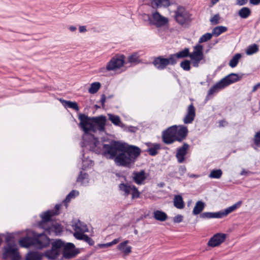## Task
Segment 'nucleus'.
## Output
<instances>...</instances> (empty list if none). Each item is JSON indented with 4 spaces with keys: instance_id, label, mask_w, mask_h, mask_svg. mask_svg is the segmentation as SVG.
<instances>
[{
    "instance_id": "nucleus-1",
    "label": "nucleus",
    "mask_w": 260,
    "mask_h": 260,
    "mask_svg": "<svg viewBox=\"0 0 260 260\" xmlns=\"http://www.w3.org/2000/svg\"><path fill=\"white\" fill-rule=\"evenodd\" d=\"M101 151L107 159H114L117 166L130 168L141 153V149L133 145H126L117 141L109 144L101 143Z\"/></svg>"
},
{
    "instance_id": "nucleus-2",
    "label": "nucleus",
    "mask_w": 260,
    "mask_h": 260,
    "mask_svg": "<svg viewBox=\"0 0 260 260\" xmlns=\"http://www.w3.org/2000/svg\"><path fill=\"white\" fill-rule=\"evenodd\" d=\"M78 119L80 120L79 125L84 132L82 147H87L90 151L99 153L101 151V142L93 135L90 134V133L105 131L106 117L100 116L90 117L84 114H80L78 115Z\"/></svg>"
},
{
    "instance_id": "nucleus-3",
    "label": "nucleus",
    "mask_w": 260,
    "mask_h": 260,
    "mask_svg": "<svg viewBox=\"0 0 260 260\" xmlns=\"http://www.w3.org/2000/svg\"><path fill=\"white\" fill-rule=\"evenodd\" d=\"M174 14L175 21L182 26H188L192 21L191 14L184 7L178 6L174 11Z\"/></svg>"
},
{
    "instance_id": "nucleus-4",
    "label": "nucleus",
    "mask_w": 260,
    "mask_h": 260,
    "mask_svg": "<svg viewBox=\"0 0 260 260\" xmlns=\"http://www.w3.org/2000/svg\"><path fill=\"white\" fill-rule=\"evenodd\" d=\"M242 201H239L233 205L217 212H204L201 215L203 218H222L234 212L241 206Z\"/></svg>"
},
{
    "instance_id": "nucleus-5",
    "label": "nucleus",
    "mask_w": 260,
    "mask_h": 260,
    "mask_svg": "<svg viewBox=\"0 0 260 260\" xmlns=\"http://www.w3.org/2000/svg\"><path fill=\"white\" fill-rule=\"evenodd\" d=\"M124 63L123 55H116L113 57L107 63L106 67L100 69L99 72L105 73L107 71H116L122 67Z\"/></svg>"
},
{
    "instance_id": "nucleus-6",
    "label": "nucleus",
    "mask_w": 260,
    "mask_h": 260,
    "mask_svg": "<svg viewBox=\"0 0 260 260\" xmlns=\"http://www.w3.org/2000/svg\"><path fill=\"white\" fill-rule=\"evenodd\" d=\"M63 246V242L61 240H56L52 243L51 249L46 250L44 253V256L48 259L54 260L59 255L60 250Z\"/></svg>"
},
{
    "instance_id": "nucleus-7",
    "label": "nucleus",
    "mask_w": 260,
    "mask_h": 260,
    "mask_svg": "<svg viewBox=\"0 0 260 260\" xmlns=\"http://www.w3.org/2000/svg\"><path fill=\"white\" fill-rule=\"evenodd\" d=\"M18 250V247L15 243H8L4 249V258L10 257L11 260H20L21 257Z\"/></svg>"
},
{
    "instance_id": "nucleus-8",
    "label": "nucleus",
    "mask_w": 260,
    "mask_h": 260,
    "mask_svg": "<svg viewBox=\"0 0 260 260\" xmlns=\"http://www.w3.org/2000/svg\"><path fill=\"white\" fill-rule=\"evenodd\" d=\"M203 47L201 45H197L193 48V51L190 53L189 57L194 67H198L201 61L204 59Z\"/></svg>"
},
{
    "instance_id": "nucleus-9",
    "label": "nucleus",
    "mask_w": 260,
    "mask_h": 260,
    "mask_svg": "<svg viewBox=\"0 0 260 260\" xmlns=\"http://www.w3.org/2000/svg\"><path fill=\"white\" fill-rule=\"evenodd\" d=\"M40 225L49 235L54 234L57 235L62 232V228L60 224L52 222L51 220V218H50V221L46 223H43V219H42Z\"/></svg>"
},
{
    "instance_id": "nucleus-10",
    "label": "nucleus",
    "mask_w": 260,
    "mask_h": 260,
    "mask_svg": "<svg viewBox=\"0 0 260 260\" xmlns=\"http://www.w3.org/2000/svg\"><path fill=\"white\" fill-rule=\"evenodd\" d=\"M153 64L156 68L162 70L165 69L168 65H175V60L174 58H172L171 55L167 58L160 56L154 58Z\"/></svg>"
},
{
    "instance_id": "nucleus-11",
    "label": "nucleus",
    "mask_w": 260,
    "mask_h": 260,
    "mask_svg": "<svg viewBox=\"0 0 260 260\" xmlns=\"http://www.w3.org/2000/svg\"><path fill=\"white\" fill-rule=\"evenodd\" d=\"M49 243V238L44 233L34 235V246L37 248L42 249L46 247Z\"/></svg>"
},
{
    "instance_id": "nucleus-12",
    "label": "nucleus",
    "mask_w": 260,
    "mask_h": 260,
    "mask_svg": "<svg viewBox=\"0 0 260 260\" xmlns=\"http://www.w3.org/2000/svg\"><path fill=\"white\" fill-rule=\"evenodd\" d=\"M176 132V125L172 126L164 131L162 136L164 142L167 144H170L177 141Z\"/></svg>"
},
{
    "instance_id": "nucleus-13",
    "label": "nucleus",
    "mask_w": 260,
    "mask_h": 260,
    "mask_svg": "<svg viewBox=\"0 0 260 260\" xmlns=\"http://www.w3.org/2000/svg\"><path fill=\"white\" fill-rule=\"evenodd\" d=\"M151 20L152 23L157 27H160L168 23V19L161 15L158 12L155 11L152 12Z\"/></svg>"
},
{
    "instance_id": "nucleus-14",
    "label": "nucleus",
    "mask_w": 260,
    "mask_h": 260,
    "mask_svg": "<svg viewBox=\"0 0 260 260\" xmlns=\"http://www.w3.org/2000/svg\"><path fill=\"white\" fill-rule=\"evenodd\" d=\"M226 237V235L225 234L217 233L209 240L208 245L212 247L218 246L224 241Z\"/></svg>"
},
{
    "instance_id": "nucleus-15",
    "label": "nucleus",
    "mask_w": 260,
    "mask_h": 260,
    "mask_svg": "<svg viewBox=\"0 0 260 260\" xmlns=\"http://www.w3.org/2000/svg\"><path fill=\"white\" fill-rule=\"evenodd\" d=\"M241 79L238 74L236 73H231L220 80L224 87L230 85V84L238 81Z\"/></svg>"
},
{
    "instance_id": "nucleus-16",
    "label": "nucleus",
    "mask_w": 260,
    "mask_h": 260,
    "mask_svg": "<svg viewBox=\"0 0 260 260\" xmlns=\"http://www.w3.org/2000/svg\"><path fill=\"white\" fill-rule=\"evenodd\" d=\"M196 116V110L192 104H191L187 108V112L183 119L185 124H189L192 122Z\"/></svg>"
},
{
    "instance_id": "nucleus-17",
    "label": "nucleus",
    "mask_w": 260,
    "mask_h": 260,
    "mask_svg": "<svg viewBox=\"0 0 260 260\" xmlns=\"http://www.w3.org/2000/svg\"><path fill=\"white\" fill-rule=\"evenodd\" d=\"M188 148L189 145L186 143H184L182 147L177 148L176 156L179 163L184 161V157L187 154Z\"/></svg>"
},
{
    "instance_id": "nucleus-18",
    "label": "nucleus",
    "mask_w": 260,
    "mask_h": 260,
    "mask_svg": "<svg viewBox=\"0 0 260 260\" xmlns=\"http://www.w3.org/2000/svg\"><path fill=\"white\" fill-rule=\"evenodd\" d=\"M72 227L73 230L75 231L74 233H78L80 234H83L84 233L88 231L86 224L79 220L75 221L72 224Z\"/></svg>"
},
{
    "instance_id": "nucleus-19",
    "label": "nucleus",
    "mask_w": 260,
    "mask_h": 260,
    "mask_svg": "<svg viewBox=\"0 0 260 260\" xmlns=\"http://www.w3.org/2000/svg\"><path fill=\"white\" fill-rule=\"evenodd\" d=\"M147 177L144 170L140 172H134L133 173V179L138 185L144 184Z\"/></svg>"
},
{
    "instance_id": "nucleus-20",
    "label": "nucleus",
    "mask_w": 260,
    "mask_h": 260,
    "mask_svg": "<svg viewBox=\"0 0 260 260\" xmlns=\"http://www.w3.org/2000/svg\"><path fill=\"white\" fill-rule=\"evenodd\" d=\"M176 131L177 141L179 142H181L184 139L188 133L187 127L184 125H176Z\"/></svg>"
},
{
    "instance_id": "nucleus-21",
    "label": "nucleus",
    "mask_w": 260,
    "mask_h": 260,
    "mask_svg": "<svg viewBox=\"0 0 260 260\" xmlns=\"http://www.w3.org/2000/svg\"><path fill=\"white\" fill-rule=\"evenodd\" d=\"M55 211L54 210H48L46 212H44L41 215V218L43 219V223H46L50 221V218L54 215L58 214V210L60 209V205L56 204L55 205Z\"/></svg>"
},
{
    "instance_id": "nucleus-22",
    "label": "nucleus",
    "mask_w": 260,
    "mask_h": 260,
    "mask_svg": "<svg viewBox=\"0 0 260 260\" xmlns=\"http://www.w3.org/2000/svg\"><path fill=\"white\" fill-rule=\"evenodd\" d=\"M223 88H224V87L220 81L217 82L208 90L207 95L206 98V100H208L210 98L211 95L216 93H217L220 90Z\"/></svg>"
},
{
    "instance_id": "nucleus-23",
    "label": "nucleus",
    "mask_w": 260,
    "mask_h": 260,
    "mask_svg": "<svg viewBox=\"0 0 260 260\" xmlns=\"http://www.w3.org/2000/svg\"><path fill=\"white\" fill-rule=\"evenodd\" d=\"M146 145L148 147L146 151L151 156L156 155L160 149V145L158 143H147Z\"/></svg>"
},
{
    "instance_id": "nucleus-24",
    "label": "nucleus",
    "mask_w": 260,
    "mask_h": 260,
    "mask_svg": "<svg viewBox=\"0 0 260 260\" xmlns=\"http://www.w3.org/2000/svg\"><path fill=\"white\" fill-rule=\"evenodd\" d=\"M190 53L188 48H185L184 50L179 51L176 53L171 54L172 58H174L175 60V64L177 62L178 58H182L189 57Z\"/></svg>"
},
{
    "instance_id": "nucleus-25",
    "label": "nucleus",
    "mask_w": 260,
    "mask_h": 260,
    "mask_svg": "<svg viewBox=\"0 0 260 260\" xmlns=\"http://www.w3.org/2000/svg\"><path fill=\"white\" fill-rule=\"evenodd\" d=\"M76 239L78 240H83L87 243L89 245L92 246L94 244V241L87 235L84 234H80L78 233H74L73 234Z\"/></svg>"
},
{
    "instance_id": "nucleus-26",
    "label": "nucleus",
    "mask_w": 260,
    "mask_h": 260,
    "mask_svg": "<svg viewBox=\"0 0 260 260\" xmlns=\"http://www.w3.org/2000/svg\"><path fill=\"white\" fill-rule=\"evenodd\" d=\"M129 241L126 240L118 245V249L125 255H128L132 252V247L127 246Z\"/></svg>"
},
{
    "instance_id": "nucleus-27",
    "label": "nucleus",
    "mask_w": 260,
    "mask_h": 260,
    "mask_svg": "<svg viewBox=\"0 0 260 260\" xmlns=\"http://www.w3.org/2000/svg\"><path fill=\"white\" fill-rule=\"evenodd\" d=\"M151 5L154 8L167 7L170 5V0H152Z\"/></svg>"
},
{
    "instance_id": "nucleus-28",
    "label": "nucleus",
    "mask_w": 260,
    "mask_h": 260,
    "mask_svg": "<svg viewBox=\"0 0 260 260\" xmlns=\"http://www.w3.org/2000/svg\"><path fill=\"white\" fill-rule=\"evenodd\" d=\"M108 116L109 119L115 125L121 127H123L124 126V124L121 122L119 116L112 114H108Z\"/></svg>"
},
{
    "instance_id": "nucleus-29",
    "label": "nucleus",
    "mask_w": 260,
    "mask_h": 260,
    "mask_svg": "<svg viewBox=\"0 0 260 260\" xmlns=\"http://www.w3.org/2000/svg\"><path fill=\"white\" fill-rule=\"evenodd\" d=\"M19 243L20 246L22 247H29L31 245H34V237H24L20 239Z\"/></svg>"
},
{
    "instance_id": "nucleus-30",
    "label": "nucleus",
    "mask_w": 260,
    "mask_h": 260,
    "mask_svg": "<svg viewBox=\"0 0 260 260\" xmlns=\"http://www.w3.org/2000/svg\"><path fill=\"white\" fill-rule=\"evenodd\" d=\"M133 185L127 183H121L119 185V188L120 191L123 192L125 196H127L131 193Z\"/></svg>"
},
{
    "instance_id": "nucleus-31",
    "label": "nucleus",
    "mask_w": 260,
    "mask_h": 260,
    "mask_svg": "<svg viewBox=\"0 0 260 260\" xmlns=\"http://www.w3.org/2000/svg\"><path fill=\"white\" fill-rule=\"evenodd\" d=\"M174 205L177 209H181L184 207L183 198L180 195H176L173 200Z\"/></svg>"
},
{
    "instance_id": "nucleus-32",
    "label": "nucleus",
    "mask_w": 260,
    "mask_h": 260,
    "mask_svg": "<svg viewBox=\"0 0 260 260\" xmlns=\"http://www.w3.org/2000/svg\"><path fill=\"white\" fill-rule=\"evenodd\" d=\"M153 217L156 220L160 221H164L168 218L167 214L160 210L155 211L153 213Z\"/></svg>"
},
{
    "instance_id": "nucleus-33",
    "label": "nucleus",
    "mask_w": 260,
    "mask_h": 260,
    "mask_svg": "<svg viewBox=\"0 0 260 260\" xmlns=\"http://www.w3.org/2000/svg\"><path fill=\"white\" fill-rule=\"evenodd\" d=\"M63 106L65 108H69L73 109L76 111L79 110V107L77 103L75 102H71L70 101L61 100H60Z\"/></svg>"
},
{
    "instance_id": "nucleus-34",
    "label": "nucleus",
    "mask_w": 260,
    "mask_h": 260,
    "mask_svg": "<svg viewBox=\"0 0 260 260\" xmlns=\"http://www.w3.org/2000/svg\"><path fill=\"white\" fill-rule=\"evenodd\" d=\"M205 204L202 201H198L193 209L192 214L193 215H198L200 214L204 209Z\"/></svg>"
},
{
    "instance_id": "nucleus-35",
    "label": "nucleus",
    "mask_w": 260,
    "mask_h": 260,
    "mask_svg": "<svg viewBox=\"0 0 260 260\" xmlns=\"http://www.w3.org/2000/svg\"><path fill=\"white\" fill-rule=\"evenodd\" d=\"M26 260H41L42 255L38 252L31 251L27 254Z\"/></svg>"
},
{
    "instance_id": "nucleus-36",
    "label": "nucleus",
    "mask_w": 260,
    "mask_h": 260,
    "mask_svg": "<svg viewBox=\"0 0 260 260\" xmlns=\"http://www.w3.org/2000/svg\"><path fill=\"white\" fill-rule=\"evenodd\" d=\"M251 146L254 150L260 148V131L255 134Z\"/></svg>"
},
{
    "instance_id": "nucleus-37",
    "label": "nucleus",
    "mask_w": 260,
    "mask_h": 260,
    "mask_svg": "<svg viewBox=\"0 0 260 260\" xmlns=\"http://www.w3.org/2000/svg\"><path fill=\"white\" fill-rule=\"evenodd\" d=\"M251 14V10L248 7H243L238 12V15L243 19L248 18Z\"/></svg>"
},
{
    "instance_id": "nucleus-38",
    "label": "nucleus",
    "mask_w": 260,
    "mask_h": 260,
    "mask_svg": "<svg viewBox=\"0 0 260 260\" xmlns=\"http://www.w3.org/2000/svg\"><path fill=\"white\" fill-rule=\"evenodd\" d=\"M241 57L242 55L240 53L236 54L230 60L229 62V66L232 68L236 67L238 64L239 60Z\"/></svg>"
},
{
    "instance_id": "nucleus-39",
    "label": "nucleus",
    "mask_w": 260,
    "mask_h": 260,
    "mask_svg": "<svg viewBox=\"0 0 260 260\" xmlns=\"http://www.w3.org/2000/svg\"><path fill=\"white\" fill-rule=\"evenodd\" d=\"M128 62L134 64H138L141 62L140 59V56L137 52L133 53L132 55L128 56Z\"/></svg>"
},
{
    "instance_id": "nucleus-40",
    "label": "nucleus",
    "mask_w": 260,
    "mask_h": 260,
    "mask_svg": "<svg viewBox=\"0 0 260 260\" xmlns=\"http://www.w3.org/2000/svg\"><path fill=\"white\" fill-rule=\"evenodd\" d=\"M228 28L225 26H218L214 28L212 30V34L213 35L218 37L222 33L225 32Z\"/></svg>"
},
{
    "instance_id": "nucleus-41",
    "label": "nucleus",
    "mask_w": 260,
    "mask_h": 260,
    "mask_svg": "<svg viewBox=\"0 0 260 260\" xmlns=\"http://www.w3.org/2000/svg\"><path fill=\"white\" fill-rule=\"evenodd\" d=\"M83 158H82V169H86L88 168H90L91 167L93 166V162L91 159H89L87 157H86L85 156V154L83 153L82 154Z\"/></svg>"
},
{
    "instance_id": "nucleus-42",
    "label": "nucleus",
    "mask_w": 260,
    "mask_h": 260,
    "mask_svg": "<svg viewBox=\"0 0 260 260\" xmlns=\"http://www.w3.org/2000/svg\"><path fill=\"white\" fill-rule=\"evenodd\" d=\"M258 51V46L256 44H253L249 46L246 51V53L247 55H252Z\"/></svg>"
},
{
    "instance_id": "nucleus-43",
    "label": "nucleus",
    "mask_w": 260,
    "mask_h": 260,
    "mask_svg": "<svg viewBox=\"0 0 260 260\" xmlns=\"http://www.w3.org/2000/svg\"><path fill=\"white\" fill-rule=\"evenodd\" d=\"M87 176L88 175L86 173H82L81 172L77 179V181L80 182L81 184L83 185H86L88 182Z\"/></svg>"
},
{
    "instance_id": "nucleus-44",
    "label": "nucleus",
    "mask_w": 260,
    "mask_h": 260,
    "mask_svg": "<svg viewBox=\"0 0 260 260\" xmlns=\"http://www.w3.org/2000/svg\"><path fill=\"white\" fill-rule=\"evenodd\" d=\"M222 174V172L220 169L213 170L210 174L209 177L210 178L219 179Z\"/></svg>"
},
{
    "instance_id": "nucleus-45",
    "label": "nucleus",
    "mask_w": 260,
    "mask_h": 260,
    "mask_svg": "<svg viewBox=\"0 0 260 260\" xmlns=\"http://www.w3.org/2000/svg\"><path fill=\"white\" fill-rule=\"evenodd\" d=\"M101 84L99 82L92 83L88 89V92L92 94L95 93L99 90Z\"/></svg>"
},
{
    "instance_id": "nucleus-46",
    "label": "nucleus",
    "mask_w": 260,
    "mask_h": 260,
    "mask_svg": "<svg viewBox=\"0 0 260 260\" xmlns=\"http://www.w3.org/2000/svg\"><path fill=\"white\" fill-rule=\"evenodd\" d=\"M79 193V191L75 190H73L66 197L64 202L67 203H69L72 199H73L78 196Z\"/></svg>"
},
{
    "instance_id": "nucleus-47",
    "label": "nucleus",
    "mask_w": 260,
    "mask_h": 260,
    "mask_svg": "<svg viewBox=\"0 0 260 260\" xmlns=\"http://www.w3.org/2000/svg\"><path fill=\"white\" fill-rule=\"evenodd\" d=\"M213 36V35L212 33H206L203 36H202L201 38L199 39V43H202L207 42L210 40L212 38Z\"/></svg>"
},
{
    "instance_id": "nucleus-48",
    "label": "nucleus",
    "mask_w": 260,
    "mask_h": 260,
    "mask_svg": "<svg viewBox=\"0 0 260 260\" xmlns=\"http://www.w3.org/2000/svg\"><path fill=\"white\" fill-rule=\"evenodd\" d=\"M180 67L184 71H188L190 70V61L184 60L180 63Z\"/></svg>"
},
{
    "instance_id": "nucleus-49",
    "label": "nucleus",
    "mask_w": 260,
    "mask_h": 260,
    "mask_svg": "<svg viewBox=\"0 0 260 260\" xmlns=\"http://www.w3.org/2000/svg\"><path fill=\"white\" fill-rule=\"evenodd\" d=\"M77 253L74 251L64 250L63 252V256L66 258H71L74 257Z\"/></svg>"
},
{
    "instance_id": "nucleus-50",
    "label": "nucleus",
    "mask_w": 260,
    "mask_h": 260,
    "mask_svg": "<svg viewBox=\"0 0 260 260\" xmlns=\"http://www.w3.org/2000/svg\"><path fill=\"white\" fill-rule=\"evenodd\" d=\"M220 17L219 14H217L214 15L212 17L210 18V21L213 25H216L219 23V20Z\"/></svg>"
},
{
    "instance_id": "nucleus-51",
    "label": "nucleus",
    "mask_w": 260,
    "mask_h": 260,
    "mask_svg": "<svg viewBox=\"0 0 260 260\" xmlns=\"http://www.w3.org/2000/svg\"><path fill=\"white\" fill-rule=\"evenodd\" d=\"M131 193H132V199L138 198L140 194V192L135 185H133L132 187Z\"/></svg>"
},
{
    "instance_id": "nucleus-52",
    "label": "nucleus",
    "mask_w": 260,
    "mask_h": 260,
    "mask_svg": "<svg viewBox=\"0 0 260 260\" xmlns=\"http://www.w3.org/2000/svg\"><path fill=\"white\" fill-rule=\"evenodd\" d=\"M75 247L74 244L71 243H64L63 242V246L62 248H64L65 250H70Z\"/></svg>"
},
{
    "instance_id": "nucleus-53",
    "label": "nucleus",
    "mask_w": 260,
    "mask_h": 260,
    "mask_svg": "<svg viewBox=\"0 0 260 260\" xmlns=\"http://www.w3.org/2000/svg\"><path fill=\"white\" fill-rule=\"evenodd\" d=\"M183 220V216L181 215H177L173 218V221L175 223H180Z\"/></svg>"
},
{
    "instance_id": "nucleus-54",
    "label": "nucleus",
    "mask_w": 260,
    "mask_h": 260,
    "mask_svg": "<svg viewBox=\"0 0 260 260\" xmlns=\"http://www.w3.org/2000/svg\"><path fill=\"white\" fill-rule=\"evenodd\" d=\"M248 0H237L236 4L239 6H243L247 4Z\"/></svg>"
},
{
    "instance_id": "nucleus-55",
    "label": "nucleus",
    "mask_w": 260,
    "mask_h": 260,
    "mask_svg": "<svg viewBox=\"0 0 260 260\" xmlns=\"http://www.w3.org/2000/svg\"><path fill=\"white\" fill-rule=\"evenodd\" d=\"M260 87V82L255 84L252 88V92H255L257 89Z\"/></svg>"
},
{
    "instance_id": "nucleus-56",
    "label": "nucleus",
    "mask_w": 260,
    "mask_h": 260,
    "mask_svg": "<svg viewBox=\"0 0 260 260\" xmlns=\"http://www.w3.org/2000/svg\"><path fill=\"white\" fill-rule=\"evenodd\" d=\"M250 4L253 5H257L260 3V0H249Z\"/></svg>"
},
{
    "instance_id": "nucleus-57",
    "label": "nucleus",
    "mask_w": 260,
    "mask_h": 260,
    "mask_svg": "<svg viewBox=\"0 0 260 260\" xmlns=\"http://www.w3.org/2000/svg\"><path fill=\"white\" fill-rule=\"evenodd\" d=\"M227 124L228 123L224 120H221L219 122V126L220 127H223Z\"/></svg>"
},
{
    "instance_id": "nucleus-58",
    "label": "nucleus",
    "mask_w": 260,
    "mask_h": 260,
    "mask_svg": "<svg viewBox=\"0 0 260 260\" xmlns=\"http://www.w3.org/2000/svg\"><path fill=\"white\" fill-rule=\"evenodd\" d=\"M106 100V97L104 94H103L101 99V102L102 104V106H104L105 104V102Z\"/></svg>"
},
{
    "instance_id": "nucleus-59",
    "label": "nucleus",
    "mask_w": 260,
    "mask_h": 260,
    "mask_svg": "<svg viewBox=\"0 0 260 260\" xmlns=\"http://www.w3.org/2000/svg\"><path fill=\"white\" fill-rule=\"evenodd\" d=\"M80 32H85L86 31V28L85 26H80L79 28Z\"/></svg>"
},
{
    "instance_id": "nucleus-60",
    "label": "nucleus",
    "mask_w": 260,
    "mask_h": 260,
    "mask_svg": "<svg viewBox=\"0 0 260 260\" xmlns=\"http://www.w3.org/2000/svg\"><path fill=\"white\" fill-rule=\"evenodd\" d=\"M186 171V168L184 166H182L179 168V172L181 174H183Z\"/></svg>"
},
{
    "instance_id": "nucleus-61",
    "label": "nucleus",
    "mask_w": 260,
    "mask_h": 260,
    "mask_svg": "<svg viewBox=\"0 0 260 260\" xmlns=\"http://www.w3.org/2000/svg\"><path fill=\"white\" fill-rule=\"evenodd\" d=\"M111 246H112L111 242H109L106 244H101L100 245V247L104 248V247H110Z\"/></svg>"
},
{
    "instance_id": "nucleus-62",
    "label": "nucleus",
    "mask_w": 260,
    "mask_h": 260,
    "mask_svg": "<svg viewBox=\"0 0 260 260\" xmlns=\"http://www.w3.org/2000/svg\"><path fill=\"white\" fill-rule=\"evenodd\" d=\"M119 241V239H115L112 241L111 242V245H114L117 244Z\"/></svg>"
},
{
    "instance_id": "nucleus-63",
    "label": "nucleus",
    "mask_w": 260,
    "mask_h": 260,
    "mask_svg": "<svg viewBox=\"0 0 260 260\" xmlns=\"http://www.w3.org/2000/svg\"><path fill=\"white\" fill-rule=\"evenodd\" d=\"M136 128L133 126H129L128 127V131L131 132H135Z\"/></svg>"
},
{
    "instance_id": "nucleus-64",
    "label": "nucleus",
    "mask_w": 260,
    "mask_h": 260,
    "mask_svg": "<svg viewBox=\"0 0 260 260\" xmlns=\"http://www.w3.org/2000/svg\"><path fill=\"white\" fill-rule=\"evenodd\" d=\"M219 1V0H211V7L215 5L217 3H218Z\"/></svg>"
}]
</instances>
